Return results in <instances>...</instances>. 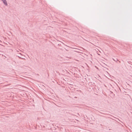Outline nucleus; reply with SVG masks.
<instances>
[{"mask_svg": "<svg viewBox=\"0 0 132 132\" xmlns=\"http://www.w3.org/2000/svg\"><path fill=\"white\" fill-rule=\"evenodd\" d=\"M3 1L4 3L6 5H7V3L6 0H2Z\"/></svg>", "mask_w": 132, "mask_h": 132, "instance_id": "nucleus-1", "label": "nucleus"}]
</instances>
